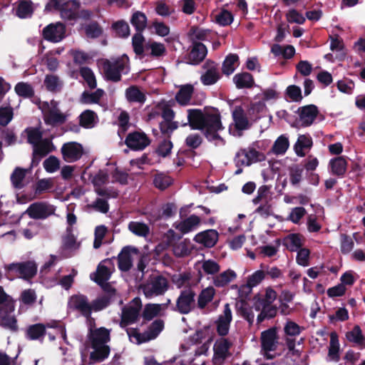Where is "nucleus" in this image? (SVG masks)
Masks as SVG:
<instances>
[{"instance_id":"obj_1","label":"nucleus","mask_w":365,"mask_h":365,"mask_svg":"<svg viewBox=\"0 0 365 365\" xmlns=\"http://www.w3.org/2000/svg\"><path fill=\"white\" fill-rule=\"evenodd\" d=\"M187 121L182 126L188 124L191 129L201 130L209 142L218 140L223 145L225 143V140L219 134V131L224 130L225 128L218 109L212 108L204 111L196 108L188 109Z\"/></svg>"},{"instance_id":"obj_2","label":"nucleus","mask_w":365,"mask_h":365,"mask_svg":"<svg viewBox=\"0 0 365 365\" xmlns=\"http://www.w3.org/2000/svg\"><path fill=\"white\" fill-rule=\"evenodd\" d=\"M129 58L126 54H123L113 61L106 59L103 63V69L106 79L112 82L120 81L122 73H128V71L124 72V70L127 68Z\"/></svg>"},{"instance_id":"obj_3","label":"nucleus","mask_w":365,"mask_h":365,"mask_svg":"<svg viewBox=\"0 0 365 365\" xmlns=\"http://www.w3.org/2000/svg\"><path fill=\"white\" fill-rule=\"evenodd\" d=\"M140 288L145 297L150 299L164 294L169 288V283L163 275H151L146 282L140 284Z\"/></svg>"},{"instance_id":"obj_4","label":"nucleus","mask_w":365,"mask_h":365,"mask_svg":"<svg viewBox=\"0 0 365 365\" xmlns=\"http://www.w3.org/2000/svg\"><path fill=\"white\" fill-rule=\"evenodd\" d=\"M195 296V292L191 288L180 291L177 298L175 306L172 307V310L180 314H188L197 307Z\"/></svg>"},{"instance_id":"obj_5","label":"nucleus","mask_w":365,"mask_h":365,"mask_svg":"<svg viewBox=\"0 0 365 365\" xmlns=\"http://www.w3.org/2000/svg\"><path fill=\"white\" fill-rule=\"evenodd\" d=\"M264 153L253 147L240 148L235 154L234 162L236 167L250 166L253 163L262 162L265 160Z\"/></svg>"},{"instance_id":"obj_6","label":"nucleus","mask_w":365,"mask_h":365,"mask_svg":"<svg viewBox=\"0 0 365 365\" xmlns=\"http://www.w3.org/2000/svg\"><path fill=\"white\" fill-rule=\"evenodd\" d=\"M68 309L78 312L87 319L91 318V302L86 295L82 294L72 295L68 299Z\"/></svg>"},{"instance_id":"obj_7","label":"nucleus","mask_w":365,"mask_h":365,"mask_svg":"<svg viewBox=\"0 0 365 365\" xmlns=\"http://www.w3.org/2000/svg\"><path fill=\"white\" fill-rule=\"evenodd\" d=\"M9 272L15 273L24 279H30L37 273V265L34 261L11 263L5 266Z\"/></svg>"},{"instance_id":"obj_8","label":"nucleus","mask_w":365,"mask_h":365,"mask_svg":"<svg viewBox=\"0 0 365 365\" xmlns=\"http://www.w3.org/2000/svg\"><path fill=\"white\" fill-rule=\"evenodd\" d=\"M56 207L46 202H36L31 204L26 213L30 218L44 220L55 214Z\"/></svg>"},{"instance_id":"obj_9","label":"nucleus","mask_w":365,"mask_h":365,"mask_svg":"<svg viewBox=\"0 0 365 365\" xmlns=\"http://www.w3.org/2000/svg\"><path fill=\"white\" fill-rule=\"evenodd\" d=\"M41 34L47 41L60 42L66 36V26L61 22L51 23L43 29Z\"/></svg>"},{"instance_id":"obj_10","label":"nucleus","mask_w":365,"mask_h":365,"mask_svg":"<svg viewBox=\"0 0 365 365\" xmlns=\"http://www.w3.org/2000/svg\"><path fill=\"white\" fill-rule=\"evenodd\" d=\"M150 143V140L143 131H133L128 134L125 144L132 150H143Z\"/></svg>"},{"instance_id":"obj_11","label":"nucleus","mask_w":365,"mask_h":365,"mask_svg":"<svg viewBox=\"0 0 365 365\" xmlns=\"http://www.w3.org/2000/svg\"><path fill=\"white\" fill-rule=\"evenodd\" d=\"M278 340L279 336L277 327H273L262 331L260 336L262 350L264 352L275 351L278 346Z\"/></svg>"},{"instance_id":"obj_12","label":"nucleus","mask_w":365,"mask_h":365,"mask_svg":"<svg viewBox=\"0 0 365 365\" xmlns=\"http://www.w3.org/2000/svg\"><path fill=\"white\" fill-rule=\"evenodd\" d=\"M232 345V342L228 339L224 337H221L215 341L213 347V361L215 364H222L230 355L229 350Z\"/></svg>"},{"instance_id":"obj_13","label":"nucleus","mask_w":365,"mask_h":365,"mask_svg":"<svg viewBox=\"0 0 365 365\" xmlns=\"http://www.w3.org/2000/svg\"><path fill=\"white\" fill-rule=\"evenodd\" d=\"M301 126L309 127L313 124L319 111L317 106L309 104L299 107L297 111Z\"/></svg>"},{"instance_id":"obj_14","label":"nucleus","mask_w":365,"mask_h":365,"mask_svg":"<svg viewBox=\"0 0 365 365\" xmlns=\"http://www.w3.org/2000/svg\"><path fill=\"white\" fill-rule=\"evenodd\" d=\"M83 153V146L81 144L76 142L64 143L61 148V153L63 159L70 163L79 160Z\"/></svg>"},{"instance_id":"obj_15","label":"nucleus","mask_w":365,"mask_h":365,"mask_svg":"<svg viewBox=\"0 0 365 365\" xmlns=\"http://www.w3.org/2000/svg\"><path fill=\"white\" fill-rule=\"evenodd\" d=\"M207 53V47L202 43L193 41L187 54V60L192 65H198L204 61Z\"/></svg>"},{"instance_id":"obj_16","label":"nucleus","mask_w":365,"mask_h":365,"mask_svg":"<svg viewBox=\"0 0 365 365\" xmlns=\"http://www.w3.org/2000/svg\"><path fill=\"white\" fill-rule=\"evenodd\" d=\"M138 250L130 246L124 247L118 256V267L122 272L129 271L132 266L131 252L137 253Z\"/></svg>"},{"instance_id":"obj_17","label":"nucleus","mask_w":365,"mask_h":365,"mask_svg":"<svg viewBox=\"0 0 365 365\" xmlns=\"http://www.w3.org/2000/svg\"><path fill=\"white\" fill-rule=\"evenodd\" d=\"M219 234L215 230H207L197 233L194 240L205 246V247H213L217 242Z\"/></svg>"},{"instance_id":"obj_18","label":"nucleus","mask_w":365,"mask_h":365,"mask_svg":"<svg viewBox=\"0 0 365 365\" xmlns=\"http://www.w3.org/2000/svg\"><path fill=\"white\" fill-rule=\"evenodd\" d=\"M80 4L76 0L64 1L60 10L61 17L66 21H75L78 18Z\"/></svg>"},{"instance_id":"obj_19","label":"nucleus","mask_w":365,"mask_h":365,"mask_svg":"<svg viewBox=\"0 0 365 365\" xmlns=\"http://www.w3.org/2000/svg\"><path fill=\"white\" fill-rule=\"evenodd\" d=\"M89 339L91 343V347H95L96 345H106V344L110 340V330L105 327L91 329Z\"/></svg>"},{"instance_id":"obj_20","label":"nucleus","mask_w":365,"mask_h":365,"mask_svg":"<svg viewBox=\"0 0 365 365\" xmlns=\"http://www.w3.org/2000/svg\"><path fill=\"white\" fill-rule=\"evenodd\" d=\"M43 120L46 125H56L63 124L66 120V115L62 113L55 105L43 115Z\"/></svg>"},{"instance_id":"obj_21","label":"nucleus","mask_w":365,"mask_h":365,"mask_svg":"<svg viewBox=\"0 0 365 365\" xmlns=\"http://www.w3.org/2000/svg\"><path fill=\"white\" fill-rule=\"evenodd\" d=\"M232 118L235 122V129L237 130H247L252 125L241 106H237L235 108L232 112Z\"/></svg>"},{"instance_id":"obj_22","label":"nucleus","mask_w":365,"mask_h":365,"mask_svg":"<svg viewBox=\"0 0 365 365\" xmlns=\"http://www.w3.org/2000/svg\"><path fill=\"white\" fill-rule=\"evenodd\" d=\"M140 312L133 307H124L122 309L121 319L120 326L125 328L127 326L135 323L139 318Z\"/></svg>"},{"instance_id":"obj_23","label":"nucleus","mask_w":365,"mask_h":365,"mask_svg":"<svg viewBox=\"0 0 365 365\" xmlns=\"http://www.w3.org/2000/svg\"><path fill=\"white\" fill-rule=\"evenodd\" d=\"M193 93L194 86L192 84L182 85L176 93L175 99L180 106H187L190 103Z\"/></svg>"},{"instance_id":"obj_24","label":"nucleus","mask_w":365,"mask_h":365,"mask_svg":"<svg viewBox=\"0 0 365 365\" xmlns=\"http://www.w3.org/2000/svg\"><path fill=\"white\" fill-rule=\"evenodd\" d=\"M233 82L238 89L252 88L255 85L253 76L248 72L237 73L233 77Z\"/></svg>"},{"instance_id":"obj_25","label":"nucleus","mask_w":365,"mask_h":365,"mask_svg":"<svg viewBox=\"0 0 365 365\" xmlns=\"http://www.w3.org/2000/svg\"><path fill=\"white\" fill-rule=\"evenodd\" d=\"M302 239L299 233L289 234L282 239V245L290 252H296L302 247Z\"/></svg>"},{"instance_id":"obj_26","label":"nucleus","mask_w":365,"mask_h":365,"mask_svg":"<svg viewBox=\"0 0 365 365\" xmlns=\"http://www.w3.org/2000/svg\"><path fill=\"white\" fill-rule=\"evenodd\" d=\"M200 223V218L195 215H191L185 220L180 222L178 225H176L175 228L182 234H187L194 230Z\"/></svg>"},{"instance_id":"obj_27","label":"nucleus","mask_w":365,"mask_h":365,"mask_svg":"<svg viewBox=\"0 0 365 365\" xmlns=\"http://www.w3.org/2000/svg\"><path fill=\"white\" fill-rule=\"evenodd\" d=\"M46 334V325L37 323L28 327L26 331V337L29 340H40L42 341Z\"/></svg>"},{"instance_id":"obj_28","label":"nucleus","mask_w":365,"mask_h":365,"mask_svg":"<svg viewBox=\"0 0 365 365\" xmlns=\"http://www.w3.org/2000/svg\"><path fill=\"white\" fill-rule=\"evenodd\" d=\"M164 321L160 319L153 322L145 331V338L143 339V341L148 342L155 339L164 329Z\"/></svg>"},{"instance_id":"obj_29","label":"nucleus","mask_w":365,"mask_h":365,"mask_svg":"<svg viewBox=\"0 0 365 365\" xmlns=\"http://www.w3.org/2000/svg\"><path fill=\"white\" fill-rule=\"evenodd\" d=\"M215 295V289L212 287L202 289L197 297V307L200 309H204L212 301Z\"/></svg>"},{"instance_id":"obj_30","label":"nucleus","mask_w":365,"mask_h":365,"mask_svg":"<svg viewBox=\"0 0 365 365\" xmlns=\"http://www.w3.org/2000/svg\"><path fill=\"white\" fill-rule=\"evenodd\" d=\"M203 139L202 136L198 133H192L188 135L185 140L186 146L190 148V150H184L182 153L186 155L195 154V150L198 148L202 143Z\"/></svg>"},{"instance_id":"obj_31","label":"nucleus","mask_w":365,"mask_h":365,"mask_svg":"<svg viewBox=\"0 0 365 365\" xmlns=\"http://www.w3.org/2000/svg\"><path fill=\"white\" fill-rule=\"evenodd\" d=\"M125 97L129 103H144L146 96L136 86H131L125 90Z\"/></svg>"},{"instance_id":"obj_32","label":"nucleus","mask_w":365,"mask_h":365,"mask_svg":"<svg viewBox=\"0 0 365 365\" xmlns=\"http://www.w3.org/2000/svg\"><path fill=\"white\" fill-rule=\"evenodd\" d=\"M329 166L333 175L342 177L346 171L347 162L343 156H339L331 159Z\"/></svg>"},{"instance_id":"obj_33","label":"nucleus","mask_w":365,"mask_h":365,"mask_svg":"<svg viewBox=\"0 0 365 365\" xmlns=\"http://www.w3.org/2000/svg\"><path fill=\"white\" fill-rule=\"evenodd\" d=\"M313 145L311 136L307 135H299L297 143L294 145V150L296 154L299 157H304L305 153L304 149H310Z\"/></svg>"},{"instance_id":"obj_34","label":"nucleus","mask_w":365,"mask_h":365,"mask_svg":"<svg viewBox=\"0 0 365 365\" xmlns=\"http://www.w3.org/2000/svg\"><path fill=\"white\" fill-rule=\"evenodd\" d=\"M105 92L101 88H97L96 91L90 93L85 91L82 93L80 102L83 104H98L99 103L101 98L104 95Z\"/></svg>"},{"instance_id":"obj_35","label":"nucleus","mask_w":365,"mask_h":365,"mask_svg":"<svg viewBox=\"0 0 365 365\" xmlns=\"http://www.w3.org/2000/svg\"><path fill=\"white\" fill-rule=\"evenodd\" d=\"M92 348L94 349L90 354V360L92 362H101L109 356L110 349L108 345H96Z\"/></svg>"},{"instance_id":"obj_36","label":"nucleus","mask_w":365,"mask_h":365,"mask_svg":"<svg viewBox=\"0 0 365 365\" xmlns=\"http://www.w3.org/2000/svg\"><path fill=\"white\" fill-rule=\"evenodd\" d=\"M159 315H160V305L152 303L146 304L142 313L143 319L142 324H145L146 322L151 321Z\"/></svg>"},{"instance_id":"obj_37","label":"nucleus","mask_w":365,"mask_h":365,"mask_svg":"<svg viewBox=\"0 0 365 365\" xmlns=\"http://www.w3.org/2000/svg\"><path fill=\"white\" fill-rule=\"evenodd\" d=\"M236 277V273L233 270L229 269L217 275L214 278L213 283L217 287H223L235 279Z\"/></svg>"},{"instance_id":"obj_38","label":"nucleus","mask_w":365,"mask_h":365,"mask_svg":"<svg viewBox=\"0 0 365 365\" xmlns=\"http://www.w3.org/2000/svg\"><path fill=\"white\" fill-rule=\"evenodd\" d=\"M26 134L27 143L35 146L43 138V132L38 127H28L24 130Z\"/></svg>"},{"instance_id":"obj_39","label":"nucleus","mask_w":365,"mask_h":365,"mask_svg":"<svg viewBox=\"0 0 365 365\" xmlns=\"http://www.w3.org/2000/svg\"><path fill=\"white\" fill-rule=\"evenodd\" d=\"M130 24L134 26L136 32H143L147 26V16L141 11H135L131 16Z\"/></svg>"},{"instance_id":"obj_40","label":"nucleus","mask_w":365,"mask_h":365,"mask_svg":"<svg viewBox=\"0 0 365 365\" xmlns=\"http://www.w3.org/2000/svg\"><path fill=\"white\" fill-rule=\"evenodd\" d=\"M110 274L111 273L106 266L99 264L96 272L93 273L94 277L91 276V279L98 284H103L110 279Z\"/></svg>"},{"instance_id":"obj_41","label":"nucleus","mask_w":365,"mask_h":365,"mask_svg":"<svg viewBox=\"0 0 365 365\" xmlns=\"http://www.w3.org/2000/svg\"><path fill=\"white\" fill-rule=\"evenodd\" d=\"M51 146H53V144L50 140L42 138L41 142L34 146L33 155H38L40 158L45 157L51 152Z\"/></svg>"},{"instance_id":"obj_42","label":"nucleus","mask_w":365,"mask_h":365,"mask_svg":"<svg viewBox=\"0 0 365 365\" xmlns=\"http://www.w3.org/2000/svg\"><path fill=\"white\" fill-rule=\"evenodd\" d=\"M26 175V170L16 167L11 175V182L16 189H21L24 187L23 181Z\"/></svg>"},{"instance_id":"obj_43","label":"nucleus","mask_w":365,"mask_h":365,"mask_svg":"<svg viewBox=\"0 0 365 365\" xmlns=\"http://www.w3.org/2000/svg\"><path fill=\"white\" fill-rule=\"evenodd\" d=\"M239 57L235 53H230L225 57L222 66V72L225 75L230 76L235 70V63L238 62Z\"/></svg>"},{"instance_id":"obj_44","label":"nucleus","mask_w":365,"mask_h":365,"mask_svg":"<svg viewBox=\"0 0 365 365\" xmlns=\"http://www.w3.org/2000/svg\"><path fill=\"white\" fill-rule=\"evenodd\" d=\"M16 93L24 98H31L34 96L33 87L28 83L19 82L14 87Z\"/></svg>"},{"instance_id":"obj_45","label":"nucleus","mask_w":365,"mask_h":365,"mask_svg":"<svg viewBox=\"0 0 365 365\" xmlns=\"http://www.w3.org/2000/svg\"><path fill=\"white\" fill-rule=\"evenodd\" d=\"M143 32H136L132 37V46L133 51L137 56H143L144 51H146L145 48V38L142 34Z\"/></svg>"},{"instance_id":"obj_46","label":"nucleus","mask_w":365,"mask_h":365,"mask_svg":"<svg viewBox=\"0 0 365 365\" xmlns=\"http://www.w3.org/2000/svg\"><path fill=\"white\" fill-rule=\"evenodd\" d=\"M221 78L219 70L209 69L200 76V81L205 86H211L216 83Z\"/></svg>"},{"instance_id":"obj_47","label":"nucleus","mask_w":365,"mask_h":365,"mask_svg":"<svg viewBox=\"0 0 365 365\" xmlns=\"http://www.w3.org/2000/svg\"><path fill=\"white\" fill-rule=\"evenodd\" d=\"M96 113L91 110H86L79 116L80 125L85 128H91L94 126Z\"/></svg>"},{"instance_id":"obj_48","label":"nucleus","mask_w":365,"mask_h":365,"mask_svg":"<svg viewBox=\"0 0 365 365\" xmlns=\"http://www.w3.org/2000/svg\"><path fill=\"white\" fill-rule=\"evenodd\" d=\"M339 343L338 335L336 332H331L330 334V343L329 348V356L332 360L338 361L339 360Z\"/></svg>"},{"instance_id":"obj_49","label":"nucleus","mask_w":365,"mask_h":365,"mask_svg":"<svg viewBox=\"0 0 365 365\" xmlns=\"http://www.w3.org/2000/svg\"><path fill=\"white\" fill-rule=\"evenodd\" d=\"M0 326L13 332L19 330L17 319L14 314L0 315Z\"/></svg>"},{"instance_id":"obj_50","label":"nucleus","mask_w":365,"mask_h":365,"mask_svg":"<svg viewBox=\"0 0 365 365\" xmlns=\"http://www.w3.org/2000/svg\"><path fill=\"white\" fill-rule=\"evenodd\" d=\"M179 127L178 121H161L159 123V129L165 138L170 139L173 132Z\"/></svg>"},{"instance_id":"obj_51","label":"nucleus","mask_w":365,"mask_h":365,"mask_svg":"<svg viewBox=\"0 0 365 365\" xmlns=\"http://www.w3.org/2000/svg\"><path fill=\"white\" fill-rule=\"evenodd\" d=\"M346 337L348 341L358 345H361L365 341V336L359 325H355L351 331L346 332Z\"/></svg>"},{"instance_id":"obj_52","label":"nucleus","mask_w":365,"mask_h":365,"mask_svg":"<svg viewBox=\"0 0 365 365\" xmlns=\"http://www.w3.org/2000/svg\"><path fill=\"white\" fill-rule=\"evenodd\" d=\"M84 30L86 36L90 38H97L100 37L103 32V28L101 26L98 22L96 21H93L86 25Z\"/></svg>"},{"instance_id":"obj_53","label":"nucleus","mask_w":365,"mask_h":365,"mask_svg":"<svg viewBox=\"0 0 365 365\" xmlns=\"http://www.w3.org/2000/svg\"><path fill=\"white\" fill-rule=\"evenodd\" d=\"M32 14V1L31 0H20L16 9V16L21 19H24Z\"/></svg>"},{"instance_id":"obj_54","label":"nucleus","mask_w":365,"mask_h":365,"mask_svg":"<svg viewBox=\"0 0 365 365\" xmlns=\"http://www.w3.org/2000/svg\"><path fill=\"white\" fill-rule=\"evenodd\" d=\"M237 312L242 318L247 321L250 325L253 324L255 314L252 308L244 300H242L240 306L237 307Z\"/></svg>"},{"instance_id":"obj_55","label":"nucleus","mask_w":365,"mask_h":365,"mask_svg":"<svg viewBox=\"0 0 365 365\" xmlns=\"http://www.w3.org/2000/svg\"><path fill=\"white\" fill-rule=\"evenodd\" d=\"M128 229L133 234L140 237H146L150 232L149 227L143 222H130L128 224Z\"/></svg>"},{"instance_id":"obj_56","label":"nucleus","mask_w":365,"mask_h":365,"mask_svg":"<svg viewBox=\"0 0 365 365\" xmlns=\"http://www.w3.org/2000/svg\"><path fill=\"white\" fill-rule=\"evenodd\" d=\"M304 168L299 165H293L289 168V180L292 185H298L302 180Z\"/></svg>"},{"instance_id":"obj_57","label":"nucleus","mask_w":365,"mask_h":365,"mask_svg":"<svg viewBox=\"0 0 365 365\" xmlns=\"http://www.w3.org/2000/svg\"><path fill=\"white\" fill-rule=\"evenodd\" d=\"M289 145L288 138L282 135L274 142L272 150L274 154L282 155L285 153Z\"/></svg>"},{"instance_id":"obj_58","label":"nucleus","mask_w":365,"mask_h":365,"mask_svg":"<svg viewBox=\"0 0 365 365\" xmlns=\"http://www.w3.org/2000/svg\"><path fill=\"white\" fill-rule=\"evenodd\" d=\"M112 29L120 38H127L130 35L129 25L123 20L114 22L112 24Z\"/></svg>"},{"instance_id":"obj_59","label":"nucleus","mask_w":365,"mask_h":365,"mask_svg":"<svg viewBox=\"0 0 365 365\" xmlns=\"http://www.w3.org/2000/svg\"><path fill=\"white\" fill-rule=\"evenodd\" d=\"M80 75L83 78V80L86 82L88 86L91 89H94L97 86V82L95 77V75L93 71L87 66L82 67L80 69Z\"/></svg>"},{"instance_id":"obj_60","label":"nucleus","mask_w":365,"mask_h":365,"mask_svg":"<svg viewBox=\"0 0 365 365\" xmlns=\"http://www.w3.org/2000/svg\"><path fill=\"white\" fill-rule=\"evenodd\" d=\"M173 253L178 257H182L190 254V241L185 240L173 245Z\"/></svg>"},{"instance_id":"obj_61","label":"nucleus","mask_w":365,"mask_h":365,"mask_svg":"<svg viewBox=\"0 0 365 365\" xmlns=\"http://www.w3.org/2000/svg\"><path fill=\"white\" fill-rule=\"evenodd\" d=\"M110 303V296H102L91 302V313L99 312L106 308Z\"/></svg>"},{"instance_id":"obj_62","label":"nucleus","mask_w":365,"mask_h":365,"mask_svg":"<svg viewBox=\"0 0 365 365\" xmlns=\"http://www.w3.org/2000/svg\"><path fill=\"white\" fill-rule=\"evenodd\" d=\"M153 184L157 188L164 190L172 184V179L168 175L159 173L155 175Z\"/></svg>"},{"instance_id":"obj_63","label":"nucleus","mask_w":365,"mask_h":365,"mask_svg":"<svg viewBox=\"0 0 365 365\" xmlns=\"http://www.w3.org/2000/svg\"><path fill=\"white\" fill-rule=\"evenodd\" d=\"M285 95L292 102L299 103L301 102L303 98L300 87L296 85L287 86L285 91Z\"/></svg>"},{"instance_id":"obj_64","label":"nucleus","mask_w":365,"mask_h":365,"mask_svg":"<svg viewBox=\"0 0 365 365\" xmlns=\"http://www.w3.org/2000/svg\"><path fill=\"white\" fill-rule=\"evenodd\" d=\"M173 147V145L171 140L168 138H165L160 142L156 149V153L160 157L165 158L170 154Z\"/></svg>"}]
</instances>
